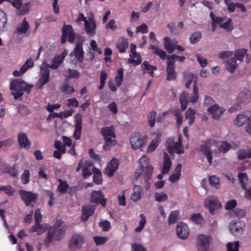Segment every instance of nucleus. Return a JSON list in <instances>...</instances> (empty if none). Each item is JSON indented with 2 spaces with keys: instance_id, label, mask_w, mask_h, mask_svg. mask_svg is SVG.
Returning a JSON list of instances; mask_svg holds the SVG:
<instances>
[{
  "instance_id": "f257e3e1",
  "label": "nucleus",
  "mask_w": 251,
  "mask_h": 251,
  "mask_svg": "<svg viewBox=\"0 0 251 251\" xmlns=\"http://www.w3.org/2000/svg\"><path fill=\"white\" fill-rule=\"evenodd\" d=\"M100 133L104 140V144L103 146L104 150H109L111 147L117 144V141L115 139L116 135L115 128L113 126L101 128Z\"/></svg>"
},
{
  "instance_id": "f03ea898",
  "label": "nucleus",
  "mask_w": 251,
  "mask_h": 251,
  "mask_svg": "<svg viewBox=\"0 0 251 251\" xmlns=\"http://www.w3.org/2000/svg\"><path fill=\"white\" fill-rule=\"evenodd\" d=\"M193 94L189 96V94L185 92H182L179 98V101L181 104V109L185 110L187 107L188 102H195L198 100L199 98V89L197 84V81L195 80L193 84Z\"/></svg>"
},
{
  "instance_id": "7ed1b4c3",
  "label": "nucleus",
  "mask_w": 251,
  "mask_h": 251,
  "mask_svg": "<svg viewBox=\"0 0 251 251\" xmlns=\"http://www.w3.org/2000/svg\"><path fill=\"white\" fill-rule=\"evenodd\" d=\"M154 167L151 165L145 167H139L136 169L135 177L136 179L140 176H142L145 182V189L148 190L150 187V180L151 179Z\"/></svg>"
},
{
  "instance_id": "20e7f679",
  "label": "nucleus",
  "mask_w": 251,
  "mask_h": 251,
  "mask_svg": "<svg viewBox=\"0 0 251 251\" xmlns=\"http://www.w3.org/2000/svg\"><path fill=\"white\" fill-rule=\"evenodd\" d=\"M65 232V229L58 226L54 225L50 227L48 231L47 238L44 240V244L46 246L50 245L53 240L59 241L63 237Z\"/></svg>"
},
{
  "instance_id": "39448f33",
  "label": "nucleus",
  "mask_w": 251,
  "mask_h": 251,
  "mask_svg": "<svg viewBox=\"0 0 251 251\" xmlns=\"http://www.w3.org/2000/svg\"><path fill=\"white\" fill-rule=\"evenodd\" d=\"M212 237L209 235H198L196 242L198 251H207L212 243Z\"/></svg>"
},
{
  "instance_id": "423d86ee",
  "label": "nucleus",
  "mask_w": 251,
  "mask_h": 251,
  "mask_svg": "<svg viewBox=\"0 0 251 251\" xmlns=\"http://www.w3.org/2000/svg\"><path fill=\"white\" fill-rule=\"evenodd\" d=\"M147 137L141 135L139 132L133 133L130 138V143L133 149L142 150L145 146Z\"/></svg>"
},
{
  "instance_id": "0eeeda50",
  "label": "nucleus",
  "mask_w": 251,
  "mask_h": 251,
  "mask_svg": "<svg viewBox=\"0 0 251 251\" xmlns=\"http://www.w3.org/2000/svg\"><path fill=\"white\" fill-rule=\"evenodd\" d=\"M61 32V43L62 44H64L67 42L68 38L69 42L71 43L74 42L75 36L72 25H66L64 24L62 28Z\"/></svg>"
},
{
  "instance_id": "6e6552de",
  "label": "nucleus",
  "mask_w": 251,
  "mask_h": 251,
  "mask_svg": "<svg viewBox=\"0 0 251 251\" xmlns=\"http://www.w3.org/2000/svg\"><path fill=\"white\" fill-rule=\"evenodd\" d=\"M204 144L201 145L199 151L206 156L207 161L210 164L212 162V151L210 146H214L215 142L213 140L207 139L203 142Z\"/></svg>"
},
{
  "instance_id": "1a4fd4ad",
  "label": "nucleus",
  "mask_w": 251,
  "mask_h": 251,
  "mask_svg": "<svg viewBox=\"0 0 251 251\" xmlns=\"http://www.w3.org/2000/svg\"><path fill=\"white\" fill-rule=\"evenodd\" d=\"M85 242L83 235L80 234H75L72 236L68 243V248L71 251H76L80 249Z\"/></svg>"
},
{
  "instance_id": "9d476101",
  "label": "nucleus",
  "mask_w": 251,
  "mask_h": 251,
  "mask_svg": "<svg viewBox=\"0 0 251 251\" xmlns=\"http://www.w3.org/2000/svg\"><path fill=\"white\" fill-rule=\"evenodd\" d=\"M19 194L26 206L30 205L32 202H35L38 196L35 193L24 190H20Z\"/></svg>"
},
{
  "instance_id": "9b49d317",
  "label": "nucleus",
  "mask_w": 251,
  "mask_h": 251,
  "mask_svg": "<svg viewBox=\"0 0 251 251\" xmlns=\"http://www.w3.org/2000/svg\"><path fill=\"white\" fill-rule=\"evenodd\" d=\"M75 130L73 134V137L75 140H79L81 137L82 128V115L78 113L75 115Z\"/></svg>"
},
{
  "instance_id": "f8f14e48",
  "label": "nucleus",
  "mask_w": 251,
  "mask_h": 251,
  "mask_svg": "<svg viewBox=\"0 0 251 251\" xmlns=\"http://www.w3.org/2000/svg\"><path fill=\"white\" fill-rule=\"evenodd\" d=\"M119 165V160L113 158L107 164L104 169V174L109 177L112 176L118 168Z\"/></svg>"
},
{
  "instance_id": "ddd939ff",
  "label": "nucleus",
  "mask_w": 251,
  "mask_h": 251,
  "mask_svg": "<svg viewBox=\"0 0 251 251\" xmlns=\"http://www.w3.org/2000/svg\"><path fill=\"white\" fill-rule=\"evenodd\" d=\"M90 201L97 204H100L102 206L105 207L106 204V199L105 198L100 190L93 191L91 194Z\"/></svg>"
},
{
  "instance_id": "4468645a",
  "label": "nucleus",
  "mask_w": 251,
  "mask_h": 251,
  "mask_svg": "<svg viewBox=\"0 0 251 251\" xmlns=\"http://www.w3.org/2000/svg\"><path fill=\"white\" fill-rule=\"evenodd\" d=\"M243 224L239 220H232L229 225V229L233 235L239 236L243 231Z\"/></svg>"
},
{
  "instance_id": "2eb2a0df",
  "label": "nucleus",
  "mask_w": 251,
  "mask_h": 251,
  "mask_svg": "<svg viewBox=\"0 0 251 251\" xmlns=\"http://www.w3.org/2000/svg\"><path fill=\"white\" fill-rule=\"evenodd\" d=\"M10 88L12 90H23L28 92L31 88V86L27 85L24 80L21 79H16L11 82Z\"/></svg>"
},
{
  "instance_id": "dca6fc26",
  "label": "nucleus",
  "mask_w": 251,
  "mask_h": 251,
  "mask_svg": "<svg viewBox=\"0 0 251 251\" xmlns=\"http://www.w3.org/2000/svg\"><path fill=\"white\" fill-rule=\"evenodd\" d=\"M225 109L219 106L218 104H214L207 109V111L212 115L214 119H218L225 112Z\"/></svg>"
},
{
  "instance_id": "f3484780",
  "label": "nucleus",
  "mask_w": 251,
  "mask_h": 251,
  "mask_svg": "<svg viewBox=\"0 0 251 251\" xmlns=\"http://www.w3.org/2000/svg\"><path fill=\"white\" fill-rule=\"evenodd\" d=\"M176 230L178 237L182 239H186L189 234L188 226L183 223H178Z\"/></svg>"
},
{
  "instance_id": "a211bd4d",
  "label": "nucleus",
  "mask_w": 251,
  "mask_h": 251,
  "mask_svg": "<svg viewBox=\"0 0 251 251\" xmlns=\"http://www.w3.org/2000/svg\"><path fill=\"white\" fill-rule=\"evenodd\" d=\"M96 22L94 18H89L88 21H86L84 24V29L86 33L91 36L96 34Z\"/></svg>"
},
{
  "instance_id": "6ab92c4d",
  "label": "nucleus",
  "mask_w": 251,
  "mask_h": 251,
  "mask_svg": "<svg viewBox=\"0 0 251 251\" xmlns=\"http://www.w3.org/2000/svg\"><path fill=\"white\" fill-rule=\"evenodd\" d=\"M95 209V206L94 205H87L82 206L81 208V220L83 221H87L94 214Z\"/></svg>"
},
{
  "instance_id": "aec40b11",
  "label": "nucleus",
  "mask_w": 251,
  "mask_h": 251,
  "mask_svg": "<svg viewBox=\"0 0 251 251\" xmlns=\"http://www.w3.org/2000/svg\"><path fill=\"white\" fill-rule=\"evenodd\" d=\"M17 140L21 148L29 149L31 144L25 133L19 132L17 136Z\"/></svg>"
},
{
  "instance_id": "412c9836",
  "label": "nucleus",
  "mask_w": 251,
  "mask_h": 251,
  "mask_svg": "<svg viewBox=\"0 0 251 251\" xmlns=\"http://www.w3.org/2000/svg\"><path fill=\"white\" fill-rule=\"evenodd\" d=\"M175 65L173 62L167 60L166 71L167 73V80L169 81L175 80L176 78V73L175 70Z\"/></svg>"
},
{
  "instance_id": "4be33fe9",
  "label": "nucleus",
  "mask_w": 251,
  "mask_h": 251,
  "mask_svg": "<svg viewBox=\"0 0 251 251\" xmlns=\"http://www.w3.org/2000/svg\"><path fill=\"white\" fill-rule=\"evenodd\" d=\"M33 66V62L31 58H29L25 62V63L21 68L19 71L15 70L13 74L15 76H19L24 74L28 69L32 67Z\"/></svg>"
},
{
  "instance_id": "5701e85b",
  "label": "nucleus",
  "mask_w": 251,
  "mask_h": 251,
  "mask_svg": "<svg viewBox=\"0 0 251 251\" xmlns=\"http://www.w3.org/2000/svg\"><path fill=\"white\" fill-rule=\"evenodd\" d=\"M83 40H82L81 42H78L74 50L75 56L80 62L83 61L84 53L83 49Z\"/></svg>"
},
{
  "instance_id": "b1692460",
  "label": "nucleus",
  "mask_w": 251,
  "mask_h": 251,
  "mask_svg": "<svg viewBox=\"0 0 251 251\" xmlns=\"http://www.w3.org/2000/svg\"><path fill=\"white\" fill-rule=\"evenodd\" d=\"M240 103H248L251 100V92L248 90L241 92L237 98Z\"/></svg>"
},
{
  "instance_id": "393cba45",
  "label": "nucleus",
  "mask_w": 251,
  "mask_h": 251,
  "mask_svg": "<svg viewBox=\"0 0 251 251\" xmlns=\"http://www.w3.org/2000/svg\"><path fill=\"white\" fill-rule=\"evenodd\" d=\"M42 65L43 66L41 67V70L42 71V73L41 76L39 80V83L41 84V86L48 82L50 79V70L47 66H44V63Z\"/></svg>"
},
{
  "instance_id": "a878e982",
  "label": "nucleus",
  "mask_w": 251,
  "mask_h": 251,
  "mask_svg": "<svg viewBox=\"0 0 251 251\" xmlns=\"http://www.w3.org/2000/svg\"><path fill=\"white\" fill-rule=\"evenodd\" d=\"M164 48L167 50V52L169 53H172L175 50V44L177 43L176 40H171L169 37H165L164 38Z\"/></svg>"
},
{
  "instance_id": "bb28decb",
  "label": "nucleus",
  "mask_w": 251,
  "mask_h": 251,
  "mask_svg": "<svg viewBox=\"0 0 251 251\" xmlns=\"http://www.w3.org/2000/svg\"><path fill=\"white\" fill-rule=\"evenodd\" d=\"M205 206L209 209L210 213L212 214L216 209L220 208L221 204L218 201L214 199H211L207 200L205 202Z\"/></svg>"
},
{
  "instance_id": "cd10ccee",
  "label": "nucleus",
  "mask_w": 251,
  "mask_h": 251,
  "mask_svg": "<svg viewBox=\"0 0 251 251\" xmlns=\"http://www.w3.org/2000/svg\"><path fill=\"white\" fill-rule=\"evenodd\" d=\"M133 192L130 196V199L131 201L136 202L139 201L142 197L143 193V188L139 185H134L133 186Z\"/></svg>"
},
{
  "instance_id": "c85d7f7f",
  "label": "nucleus",
  "mask_w": 251,
  "mask_h": 251,
  "mask_svg": "<svg viewBox=\"0 0 251 251\" xmlns=\"http://www.w3.org/2000/svg\"><path fill=\"white\" fill-rule=\"evenodd\" d=\"M168 151L170 153L174 151L177 154L183 153L184 151L183 145H181L176 142L173 143V146L171 144H168L167 146Z\"/></svg>"
},
{
  "instance_id": "c756f323",
  "label": "nucleus",
  "mask_w": 251,
  "mask_h": 251,
  "mask_svg": "<svg viewBox=\"0 0 251 251\" xmlns=\"http://www.w3.org/2000/svg\"><path fill=\"white\" fill-rule=\"evenodd\" d=\"M30 26L28 22L25 18L22 21V23L18 25L15 30V33L20 34H25L29 29Z\"/></svg>"
},
{
  "instance_id": "7c9ffc66",
  "label": "nucleus",
  "mask_w": 251,
  "mask_h": 251,
  "mask_svg": "<svg viewBox=\"0 0 251 251\" xmlns=\"http://www.w3.org/2000/svg\"><path fill=\"white\" fill-rule=\"evenodd\" d=\"M172 166V161L170 156L167 153H164V161L163 166L162 170V173L163 174H167L170 170Z\"/></svg>"
},
{
  "instance_id": "2f4dec72",
  "label": "nucleus",
  "mask_w": 251,
  "mask_h": 251,
  "mask_svg": "<svg viewBox=\"0 0 251 251\" xmlns=\"http://www.w3.org/2000/svg\"><path fill=\"white\" fill-rule=\"evenodd\" d=\"M251 158V149H240L238 151V158L239 160H243L246 158Z\"/></svg>"
},
{
  "instance_id": "473e14b6",
  "label": "nucleus",
  "mask_w": 251,
  "mask_h": 251,
  "mask_svg": "<svg viewBox=\"0 0 251 251\" xmlns=\"http://www.w3.org/2000/svg\"><path fill=\"white\" fill-rule=\"evenodd\" d=\"M128 47V43L126 39L122 38L119 39L116 43V47L121 53L126 52V49Z\"/></svg>"
},
{
  "instance_id": "72a5a7b5",
  "label": "nucleus",
  "mask_w": 251,
  "mask_h": 251,
  "mask_svg": "<svg viewBox=\"0 0 251 251\" xmlns=\"http://www.w3.org/2000/svg\"><path fill=\"white\" fill-rule=\"evenodd\" d=\"M225 66L228 72H234L237 67L236 60L234 57L228 59L225 62Z\"/></svg>"
},
{
  "instance_id": "f704fd0d",
  "label": "nucleus",
  "mask_w": 251,
  "mask_h": 251,
  "mask_svg": "<svg viewBox=\"0 0 251 251\" xmlns=\"http://www.w3.org/2000/svg\"><path fill=\"white\" fill-rule=\"evenodd\" d=\"M64 56H55L52 61V63L50 65L46 64L45 65L47 67V68H50L52 69H56L58 68L60 64L64 60Z\"/></svg>"
},
{
  "instance_id": "c9c22d12",
  "label": "nucleus",
  "mask_w": 251,
  "mask_h": 251,
  "mask_svg": "<svg viewBox=\"0 0 251 251\" xmlns=\"http://www.w3.org/2000/svg\"><path fill=\"white\" fill-rule=\"evenodd\" d=\"M46 228L43 225H40V223L35 222V224L31 227L29 231L31 233L36 232L37 234L40 235L45 232Z\"/></svg>"
},
{
  "instance_id": "e433bc0d",
  "label": "nucleus",
  "mask_w": 251,
  "mask_h": 251,
  "mask_svg": "<svg viewBox=\"0 0 251 251\" xmlns=\"http://www.w3.org/2000/svg\"><path fill=\"white\" fill-rule=\"evenodd\" d=\"M249 120L248 115L241 113L237 115L234 121V123L238 126H242L247 121Z\"/></svg>"
},
{
  "instance_id": "4c0bfd02",
  "label": "nucleus",
  "mask_w": 251,
  "mask_h": 251,
  "mask_svg": "<svg viewBox=\"0 0 251 251\" xmlns=\"http://www.w3.org/2000/svg\"><path fill=\"white\" fill-rule=\"evenodd\" d=\"M141 68L143 71H147L148 73H149L151 77L153 76V71L157 69V67L155 66L150 65L147 61H144L141 65Z\"/></svg>"
},
{
  "instance_id": "58836bf2",
  "label": "nucleus",
  "mask_w": 251,
  "mask_h": 251,
  "mask_svg": "<svg viewBox=\"0 0 251 251\" xmlns=\"http://www.w3.org/2000/svg\"><path fill=\"white\" fill-rule=\"evenodd\" d=\"M124 78V69L119 68L117 71L116 75L115 76V82L116 86L120 87L123 81Z\"/></svg>"
},
{
  "instance_id": "ea45409f",
  "label": "nucleus",
  "mask_w": 251,
  "mask_h": 251,
  "mask_svg": "<svg viewBox=\"0 0 251 251\" xmlns=\"http://www.w3.org/2000/svg\"><path fill=\"white\" fill-rule=\"evenodd\" d=\"M149 49L152 50V52L154 54H156L158 55L160 58L162 59H164L166 57V53L165 51L162 50L160 49L158 47L151 44L149 48Z\"/></svg>"
},
{
  "instance_id": "a19ab883",
  "label": "nucleus",
  "mask_w": 251,
  "mask_h": 251,
  "mask_svg": "<svg viewBox=\"0 0 251 251\" xmlns=\"http://www.w3.org/2000/svg\"><path fill=\"white\" fill-rule=\"evenodd\" d=\"M160 142V138L159 136H158L155 139H154L151 143L149 145L147 149L148 152H153L156 148L158 146L159 143Z\"/></svg>"
},
{
  "instance_id": "79ce46f5",
  "label": "nucleus",
  "mask_w": 251,
  "mask_h": 251,
  "mask_svg": "<svg viewBox=\"0 0 251 251\" xmlns=\"http://www.w3.org/2000/svg\"><path fill=\"white\" fill-rule=\"evenodd\" d=\"M59 184L57 188L58 191L62 194L66 193L69 188V185L67 184L66 181H63L61 179H59Z\"/></svg>"
},
{
  "instance_id": "37998d69",
  "label": "nucleus",
  "mask_w": 251,
  "mask_h": 251,
  "mask_svg": "<svg viewBox=\"0 0 251 251\" xmlns=\"http://www.w3.org/2000/svg\"><path fill=\"white\" fill-rule=\"evenodd\" d=\"M68 75L66 76V80L68 81L69 78H78L79 77V73L75 69H68Z\"/></svg>"
},
{
  "instance_id": "c03bdc74",
  "label": "nucleus",
  "mask_w": 251,
  "mask_h": 251,
  "mask_svg": "<svg viewBox=\"0 0 251 251\" xmlns=\"http://www.w3.org/2000/svg\"><path fill=\"white\" fill-rule=\"evenodd\" d=\"M94 174L93 176V182L97 184H100L102 182L101 172L99 169L95 168Z\"/></svg>"
},
{
  "instance_id": "a18cd8bd",
  "label": "nucleus",
  "mask_w": 251,
  "mask_h": 251,
  "mask_svg": "<svg viewBox=\"0 0 251 251\" xmlns=\"http://www.w3.org/2000/svg\"><path fill=\"white\" fill-rule=\"evenodd\" d=\"M7 15L4 12L0 9V31L5 27L7 23Z\"/></svg>"
},
{
  "instance_id": "49530a36",
  "label": "nucleus",
  "mask_w": 251,
  "mask_h": 251,
  "mask_svg": "<svg viewBox=\"0 0 251 251\" xmlns=\"http://www.w3.org/2000/svg\"><path fill=\"white\" fill-rule=\"evenodd\" d=\"M201 38V34L200 31L192 33L189 38L191 44H195L198 43Z\"/></svg>"
},
{
  "instance_id": "de8ad7c7",
  "label": "nucleus",
  "mask_w": 251,
  "mask_h": 251,
  "mask_svg": "<svg viewBox=\"0 0 251 251\" xmlns=\"http://www.w3.org/2000/svg\"><path fill=\"white\" fill-rule=\"evenodd\" d=\"M68 82V81L65 80V82L61 88V91L65 94H70L74 92L75 90L73 86L69 85Z\"/></svg>"
},
{
  "instance_id": "09e8293b",
  "label": "nucleus",
  "mask_w": 251,
  "mask_h": 251,
  "mask_svg": "<svg viewBox=\"0 0 251 251\" xmlns=\"http://www.w3.org/2000/svg\"><path fill=\"white\" fill-rule=\"evenodd\" d=\"M247 50L243 49L237 50L234 53V58L237 60L242 61L245 55L247 53Z\"/></svg>"
},
{
  "instance_id": "8fccbe9b",
  "label": "nucleus",
  "mask_w": 251,
  "mask_h": 251,
  "mask_svg": "<svg viewBox=\"0 0 251 251\" xmlns=\"http://www.w3.org/2000/svg\"><path fill=\"white\" fill-rule=\"evenodd\" d=\"M30 6L31 3L29 1L22 5L21 8L19 10V14L20 15L27 14L29 12Z\"/></svg>"
},
{
  "instance_id": "3c124183",
  "label": "nucleus",
  "mask_w": 251,
  "mask_h": 251,
  "mask_svg": "<svg viewBox=\"0 0 251 251\" xmlns=\"http://www.w3.org/2000/svg\"><path fill=\"white\" fill-rule=\"evenodd\" d=\"M107 78V75L105 71H102L101 72L100 76V85L99 86V90H102L103 89L104 86L105 84V80Z\"/></svg>"
},
{
  "instance_id": "603ef678",
  "label": "nucleus",
  "mask_w": 251,
  "mask_h": 251,
  "mask_svg": "<svg viewBox=\"0 0 251 251\" xmlns=\"http://www.w3.org/2000/svg\"><path fill=\"white\" fill-rule=\"evenodd\" d=\"M140 217L141 219L139 221V225L135 229V231L137 232H140L144 228L146 223V218L145 216L143 214H141Z\"/></svg>"
},
{
  "instance_id": "864d4df0",
  "label": "nucleus",
  "mask_w": 251,
  "mask_h": 251,
  "mask_svg": "<svg viewBox=\"0 0 251 251\" xmlns=\"http://www.w3.org/2000/svg\"><path fill=\"white\" fill-rule=\"evenodd\" d=\"M231 148V145L226 141H223L219 147L218 150L220 152L226 153Z\"/></svg>"
},
{
  "instance_id": "5fc2aeb1",
  "label": "nucleus",
  "mask_w": 251,
  "mask_h": 251,
  "mask_svg": "<svg viewBox=\"0 0 251 251\" xmlns=\"http://www.w3.org/2000/svg\"><path fill=\"white\" fill-rule=\"evenodd\" d=\"M238 177L241 184L242 189H245V182L248 180V176L246 173H239L238 174Z\"/></svg>"
},
{
  "instance_id": "6e6d98bb",
  "label": "nucleus",
  "mask_w": 251,
  "mask_h": 251,
  "mask_svg": "<svg viewBox=\"0 0 251 251\" xmlns=\"http://www.w3.org/2000/svg\"><path fill=\"white\" fill-rule=\"evenodd\" d=\"M30 180V172L28 170H24L21 176V180L24 184H27Z\"/></svg>"
},
{
  "instance_id": "4d7b16f0",
  "label": "nucleus",
  "mask_w": 251,
  "mask_h": 251,
  "mask_svg": "<svg viewBox=\"0 0 251 251\" xmlns=\"http://www.w3.org/2000/svg\"><path fill=\"white\" fill-rule=\"evenodd\" d=\"M186 58L184 56H179L176 54H173L168 57L167 60L171 61L173 62V64L175 65V60L176 59L180 62H183L185 60Z\"/></svg>"
},
{
  "instance_id": "13d9d810",
  "label": "nucleus",
  "mask_w": 251,
  "mask_h": 251,
  "mask_svg": "<svg viewBox=\"0 0 251 251\" xmlns=\"http://www.w3.org/2000/svg\"><path fill=\"white\" fill-rule=\"evenodd\" d=\"M155 200L158 202H161L167 201L168 196L164 193H156L154 194Z\"/></svg>"
},
{
  "instance_id": "bf43d9fd",
  "label": "nucleus",
  "mask_w": 251,
  "mask_h": 251,
  "mask_svg": "<svg viewBox=\"0 0 251 251\" xmlns=\"http://www.w3.org/2000/svg\"><path fill=\"white\" fill-rule=\"evenodd\" d=\"M219 180V178L216 176H212L209 177L210 184L217 189H218L220 186Z\"/></svg>"
},
{
  "instance_id": "052dcab7",
  "label": "nucleus",
  "mask_w": 251,
  "mask_h": 251,
  "mask_svg": "<svg viewBox=\"0 0 251 251\" xmlns=\"http://www.w3.org/2000/svg\"><path fill=\"white\" fill-rule=\"evenodd\" d=\"M185 77L187 78L185 86L187 88H189L194 79L197 77V75L192 73H188L187 75H185Z\"/></svg>"
},
{
  "instance_id": "680f3d73",
  "label": "nucleus",
  "mask_w": 251,
  "mask_h": 251,
  "mask_svg": "<svg viewBox=\"0 0 251 251\" xmlns=\"http://www.w3.org/2000/svg\"><path fill=\"white\" fill-rule=\"evenodd\" d=\"M178 214L179 212L177 211H173L171 212L169 216V224H175L177 222Z\"/></svg>"
},
{
  "instance_id": "e2e57ef3",
  "label": "nucleus",
  "mask_w": 251,
  "mask_h": 251,
  "mask_svg": "<svg viewBox=\"0 0 251 251\" xmlns=\"http://www.w3.org/2000/svg\"><path fill=\"white\" fill-rule=\"evenodd\" d=\"M239 243L238 241L233 243H228L227 244V251H238Z\"/></svg>"
},
{
  "instance_id": "0e129e2a",
  "label": "nucleus",
  "mask_w": 251,
  "mask_h": 251,
  "mask_svg": "<svg viewBox=\"0 0 251 251\" xmlns=\"http://www.w3.org/2000/svg\"><path fill=\"white\" fill-rule=\"evenodd\" d=\"M231 22V19L229 18L226 22L221 24L220 25V27L226 29L227 31H230L233 29Z\"/></svg>"
},
{
  "instance_id": "69168bd1",
  "label": "nucleus",
  "mask_w": 251,
  "mask_h": 251,
  "mask_svg": "<svg viewBox=\"0 0 251 251\" xmlns=\"http://www.w3.org/2000/svg\"><path fill=\"white\" fill-rule=\"evenodd\" d=\"M155 117L156 112L153 111L150 112L148 115V119L151 127H153L154 125Z\"/></svg>"
},
{
  "instance_id": "338daca9",
  "label": "nucleus",
  "mask_w": 251,
  "mask_h": 251,
  "mask_svg": "<svg viewBox=\"0 0 251 251\" xmlns=\"http://www.w3.org/2000/svg\"><path fill=\"white\" fill-rule=\"evenodd\" d=\"M174 115L176 118V124L178 127H179L182 123V117L181 112L179 110H176L175 111Z\"/></svg>"
},
{
  "instance_id": "774afa93",
  "label": "nucleus",
  "mask_w": 251,
  "mask_h": 251,
  "mask_svg": "<svg viewBox=\"0 0 251 251\" xmlns=\"http://www.w3.org/2000/svg\"><path fill=\"white\" fill-rule=\"evenodd\" d=\"M131 251H147L146 248L143 245L133 243L131 246Z\"/></svg>"
}]
</instances>
